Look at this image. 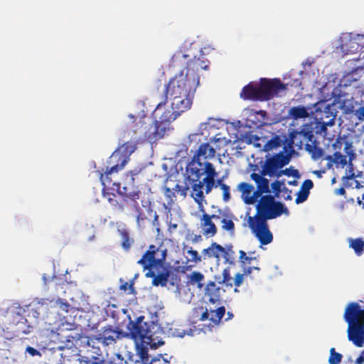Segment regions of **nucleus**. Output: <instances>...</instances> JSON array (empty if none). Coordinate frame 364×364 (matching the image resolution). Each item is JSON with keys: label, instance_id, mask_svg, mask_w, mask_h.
I'll use <instances>...</instances> for the list:
<instances>
[{"label": "nucleus", "instance_id": "nucleus-46", "mask_svg": "<svg viewBox=\"0 0 364 364\" xmlns=\"http://www.w3.org/2000/svg\"><path fill=\"white\" fill-rule=\"evenodd\" d=\"M285 186L284 182L279 181H275L271 184V187L272 188V191L274 193V198H278L279 194L282 192V188Z\"/></svg>", "mask_w": 364, "mask_h": 364}, {"label": "nucleus", "instance_id": "nucleus-32", "mask_svg": "<svg viewBox=\"0 0 364 364\" xmlns=\"http://www.w3.org/2000/svg\"><path fill=\"white\" fill-rule=\"evenodd\" d=\"M215 145V148L218 150V156L220 157L221 155L225 156V152H221L220 149L228 145L230 141L226 137L223 136L222 133H218L213 139H210Z\"/></svg>", "mask_w": 364, "mask_h": 364}, {"label": "nucleus", "instance_id": "nucleus-37", "mask_svg": "<svg viewBox=\"0 0 364 364\" xmlns=\"http://www.w3.org/2000/svg\"><path fill=\"white\" fill-rule=\"evenodd\" d=\"M129 117L131 118V119H134V121L133 122V123H134V125L132 126V129H133V132L134 133H140L143 136H144V134L142 132V131H141L140 129L137 130V128H140V127L142 125L141 123H140V120H144V118H145V122H146L147 123H149L151 122V119L147 116H146L145 114H140L139 115L138 117H135L134 115L132 114H129Z\"/></svg>", "mask_w": 364, "mask_h": 364}, {"label": "nucleus", "instance_id": "nucleus-59", "mask_svg": "<svg viewBox=\"0 0 364 364\" xmlns=\"http://www.w3.org/2000/svg\"><path fill=\"white\" fill-rule=\"evenodd\" d=\"M65 338H66L65 342L68 343H70V347H71L74 344V341H76L80 338V334L79 333H75V334L70 333L69 335L66 336Z\"/></svg>", "mask_w": 364, "mask_h": 364}, {"label": "nucleus", "instance_id": "nucleus-12", "mask_svg": "<svg viewBox=\"0 0 364 364\" xmlns=\"http://www.w3.org/2000/svg\"><path fill=\"white\" fill-rule=\"evenodd\" d=\"M247 223L261 245H268L272 242L273 235L269 229L267 221L257 220L249 216Z\"/></svg>", "mask_w": 364, "mask_h": 364}, {"label": "nucleus", "instance_id": "nucleus-7", "mask_svg": "<svg viewBox=\"0 0 364 364\" xmlns=\"http://www.w3.org/2000/svg\"><path fill=\"white\" fill-rule=\"evenodd\" d=\"M203 170L205 176L203 178L202 183L196 184L193 187V193H191V196L198 205L200 212H204L203 202L205 200V196L202 189L205 187V193H210L214 187L215 178L217 176L213 165L208 161L205 162Z\"/></svg>", "mask_w": 364, "mask_h": 364}, {"label": "nucleus", "instance_id": "nucleus-62", "mask_svg": "<svg viewBox=\"0 0 364 364\" xmlns=\"http://www.w3.org/2000/svg\"><path fill=\"white\" fill-rule=\"evenodd\" d=\"M317 132L320 134H326L327 126L323 122H318L316 125Z\"/></svg>", "mask_w": 364, "mask_h": 364}, {"label": "nucleus", "instance_id": "nucleus-29", "mask_svg": "<svg viewBox=\"0 0 364 364\" xmlns=\"http://www.w3.org/2000/svg\"><path fill=\"white\" fill-rule=\"evenodd\" d=\"M234 215L229 209H225V213L222 215V229L233 234L235 232V223L233 222Z\"/></svg>", "mask_w": 364, "mask_h": 364}, {"label": "nucleus", "instance_id": "nucleus-3", "mask_svg": "<svg viewBox=\"0 0 364 364\" xmlns=\"http://www.w3.org/2000/svg\"><path fill=\"white\" fill-rule=\"evenodd\" d=\"M163 98L152 113L151 122L147 123L145 120L141 119L139 122L142 125L137 128V130L142 131L144 136L150 141L163 138L166 132L169 130L170 124L179 117L172 109H165L164 106L168 100L166 97Z\"/></svg>", "mask_w": 364, "mask_h": 364}, {"label": "nucleus", "instance_id": "nucleus-47", "mask_svg": "<svg viewBox=\"0 0 364 364\" xmlns=\"http://www.w3.org/2000/svg\"><path fill=\"white\" fill-rule=\"evenodd\" d=\"M164 196L168 200L167 203L169 205H171L173 203L176 198L175 191L173 189L171 190L170 188L168 187L164 188Z\"/></svg>", "mask_w": 364, "mask_h": 364}, {"label": "nucleus", "instance_id": "nucleus-11", "mask_svg": "<svg viewBox=\"0 0 364 364\" xmlns=\"http://www.w3.org/2000/svg\"><path fill=\"white\" fill-rule=\"evenodd\" d=\"M333 156H327L324 159H355L356 154L353 142L347 137H338L332 144Z\"/></svg>", "mask_w": 364, "mask_h": 364}, {"label": "nucleus", "instance_id": "nucleus-27", "mask_svg": "<svg viewBox=\"0 0 364 364\" xmlns=\"http://www.w3.org/2000/svg\"><path fill=\"white\" fill-rule=\"evenodd\" d=\"M205 295L208 296L210 303L215 304L220 301V288L216 285L215 282H210L205 287Z\"/></svg>", "mask_w": 364, "mask_h": 364}, {"label": "nucleus", "instance_id": "nucleus-56", "mask_svg": "<svg viewBox=\"0 0 364 364\" xmlns=\"http://www.w3.org/2000/svg\"><path fill=\"white\" fill-rule=\"evenodd\" d=\"M136 214V222L139 228H141L144 225V221L146 219V216L143 214L142 210L140 208L139 212H134Z\"/></svg>", "mask_w": 364, "mask_h": 364}, {"label": "nucleus", "instance_id": "nucleus-23", "mask_svg": "<svg viewBox=\"0 0 364 364\" xmlns=\"http://www.w3.org/2000/svg\"><path fill=\"white\" fill-rule=\"evenodd\" d=\"M218 150L209 143L200 144L194 152L191 159H211L215 157Z\"/></svg>", "mask_w": 364, "mask_h": 364}, {"label": "nucleus", "instance_id": "nucleus-33", "mask_svg": "<svg viewBox=\"0 0 364 364\" xmlns=\"http://www.w3.org/2000/svg\"><path fill=\"white\" fill-rule=\"evenodd\" d=\"M217 282L220 284H223L227 288H232L234 284V279L231 277L229 267L225 268L222 272V276L216 278Z\"/></svg>", "mask_w": 364, "mask_h": 364}, {"label": "nucleus", "instance_id": "nucleus-35", "mask_svg": "<svg viewBox=\"0 0 364 364\" xmlns=\"http://www.w3.org/2000/svg\"><path fill=\"white\" fill-rule=\"evenodd\" d=\"M237 190L241 193V198L245 203L247 204V198L251 196L254 186L248 183L242 182L237 185Z\"/></svg>", "mask_w": 364, "mask_h": 364}, {"label": "nucleus", "instance_id": "nucleus-4", "mask_svg": "<svg viewBox=\"0 0 364 364\" xmlns=\"http://www.w3.org/2000/svg\"><path fill=\"white\" fill-rule=\"evenodd\" d=\"M348 323V341L358 348L364 347V307L357 302L349 303L343 314Z\"/></svg>", "mask_w": 364, "mask_h": 364}, {"label": "nucleus", "instance_id": "nucleus-8", "mask_svg": "<svg viewBox=\"0 0 364 364\" xmlns=\"http://www.w3.org/2000/svg\"><path fill=\"white\" fill-rule=\"evenodd\" d=\"M145 166H137L132 170L127 171L123 176L122 181L114 182L109 187V190L116 191L118 194H125L130 196H136L141 197V191L138 186L135 185V177L138 176Z\"/></svg>", "mask_w": 364, "mask_h": 364}, {"label": "nucleus", "instance_id": "nucleus-52", "mask_svg": "<svg viewBox=\"0 0 364 364\" xmlns=\"http://www.w3.org/2000/svg\"><path fill=\"white\" fill-rule=\"evenodd\" d=\"M190 156L188 154V149L183 146L181 147L176 154V159H190Z\"/></svg>", "mask_w": 364, "mask_h": 364}, {"label": "nucleus", "instance_id": "nucleus-60", "mask_svg": "<svg viewBox=\"0 0 364 364\" xmlns=\"http://www.w3.org/2000/svg\"><path fill=\"white\" fill-rule=\"evenodd\" d=\"M282 197L284 198V200H292V196H291V191L287 188L286 186H284L282 188Z\"/></svg>", "mask_w": 364, "mask_h": 364}, {"label": "nucleus", "instance_id": "nucleus-28", "mask_svg": "<svg viewBox=\"0 0 364 364\" xmlns=\"http://www.w3.org/2000/svg\"><path fill=\"white\" fill-rule=\"evenodd\" d=\"M224 251V247L216 242H213L210 247L203 250L202 256L203 259L215 257L219 260L220 258V252Z\"/></svg>", "mask_w": 364, "mask_h": 364}, {"label": "nucleus", "instance_id": "nucleus-22", "mask_svg": "<svg viewBox=\"0 0 364 364\" xmlns=\"http://www.w3.org/2000/svg\"><path fill=\"white\" fill-rule=\"evenodd\" d=\"M136 149V143L134 141H127L119 146L112 154L111 158L115 159H129V156Z\"/></svg>", "mask_w": 364, "mask_h": 364}, {"label": "nucleus", "instance_id": "nucleus-31", "mask_svg": "<svg viewBox=\"0 0 364 364\" xmlns=\"http://www.w3.org/2000/svg\"><path fill=\"white\" fill-rule=\"evenodd\" d=\"M352 162L353 161H346L345 164L344 163H342V164H340L339 163H334L336 168H343L345 166L346 167V174L343 176L346 179H353L356 177L361 176L360 173L355 174Z\"/></svg>", "mask_w": 364, "mask_h": 364}, {"label": "nucleus", "instance_id": "nucleus-38", "mask_svg": "<svg viewBox=\"0 0 364 364\" xmlns=\"http://www.w3.org/2000/svg\"><path fill=\"white\" fill-rule=\"evenodd\" d=\"M225 309L224 306H220L216 310L210 309V320L213 324L218 325L222 318L224 316Z\"/></svg>", "mask_w": 364, "mask_h": 364}, {"label": "nucleus", "instance_id": "nucleus-9", "mask_svg": "<svg viewBox=\"0 0 364 364\" xmlns=\"http://www.w3.org/2000/svg\"><path fill=\"white\" fill-rule=\"evenodd\" d=\"M167 252L168 250L162 242L157 246L151 245L148 250L138 261V263L140 264L144 269H158V267H162L164 264Z\"/></svg>", "mask_w": 364, "mask_h": 364}, {"label": "nucleus", "instance_id": "nucleus-49", "mask_svg": "<svg viewBox=\"0 0 364 364\" xmlns=\"http://www.w3.org/2000/svg\"><path fill=\"white\" fill-rule=\"evenodd\" d=\"M264 193L262 192V191H260L259 188H257V189L255 191L253 190L252 194H251V196L250 197H247V202H248V205H252L254 204L255 203L257 202V199L259 198H261Z\"/></svg>", "mask_w": 364, "mask_h": 364}, {"label": "nucleus", "instance_id": "nucleus-44", "mask_svg": "<svg viewBox=\"0 0 364 364\" xmlns=\"http://www.w3.org/2000/svg\"><path fill=\"white\" fill-rule=\"evenodd\" d=\"M204 279V275L200 272H193L190 275V282L193 284H197L198 288L203 286L201 282Z\"/></svg>", "mask_w": 364, "mask_h": 364}, {"label": "nucleus", "instance_id": "nucleus-30", "mask_svg": "<svg viewBox=\"0 0 364 364\" xmlns=\"http://www.w3.org/2000/svg\"><path fill=\"white\" fill-rule=\"evenodd\" d=\"M288 115L293 119H305L309 116L308 109L302 105L291 107L288 111Z\"/></svg>", "mask_w": 364, "mask_h": 364}, {"label": "nucleus", "instance_id": "nucleus-25", "mask_svg": "<svg viewBox=\"0 0 364 364\" xmlns=\"http://www.w3.org/2000/svg\"><path fill=\"white\" fill-rule=\"evenodd\" d=\"M122 336V331L114 329L111 326L104 327L103 331L100 333V339L102 340V343L106 346L114 343Z\"/></svg>", "mask_w": 364, "mask_h": 364}, {"label": "nucleus", "instance_id": "nucleus-16", "mask_svg": "<svg viewBox=\"0 0 364 364\" xmlns=\"http://www.w3.org/2000/svg\"><path fill=\"white\" fill-rule=\"evenodd\" d=\"M144 317L141 316L137 318L136 321H130L128 328L134 338L151 339L152 333L149 328L147 323L143 322Z\"/></svg>", "mask_w": 364, "mask_h": 364}, {"label": "nucleus", "instance_id": "nucleus-1", "mask_svg": "<svg viewBox=\"0 0 364 364\" xmlns=\"http://www.w3.org/2000/svg\"><path fill=\"white\" fill-rule=\"evenodd\" d=\"M169 67L179 69L180 72L165 85L164 97L195 96L200 85L198 72L207 70L208 63L203 53L197 58L192 48L186 50L180 49L173 55Z\"/></svg>", "mask_w": 364, "mask_h": 364}, {"label": "nucleus", "instance_id": "nucleus-6", "mask_svg": "<svg viewBox=\"0 0 364 364\" xmlns=\"http://www.w3.org/2000/svg\"><path fill=\"white\" fill-rule=\"evenodd\" d=\"M282 214L289 215V210L284 204L276 201L274 196L265 195L260 198L256 205V214L252 218L267 221L280 217Z\"/></svg>", "mask_w": 364, "mask_h": 364}, {"label": "nucleus", "instance_id": "nucleus-2", "mask_svg": "<svg viewBox=\"0 0 364 364\" xmlns=\"http://www.w3.org/2000/svg\"><path fill=\"white\" fill-rule=\"evenodd\" d=\"M127 161H122L120 164L112 166L110 168L107 166L105 170L103 168L102 171H104V173H101L100 180L103 185V196L107 199L114 210L117 211L118 213H131L139 211L140 205L138 200L141 197L118 194L121 196V199L117 200L116 199V196L109 191V188H106V187L109 186L112 183V179L109 176L112 173H118L119 171L122 170L125 167Z\"/></svg>", "mask_w": 364, "mask_h": 364}, {"label": "nucleus", "instance_id": "nucleus-54", "mask_svg": "<svg viewBox=\"0 0 364 364\" xmlns=\"http://www.w3.org/2000/svg\"><path fill=\"white\" fill-rule=\"evenodd\" d=\"M187 253L188 255H190V257H191L190 260L191 262H193L195 263H198V262H201L203 256H200L198 252L196 250L191 248L190 250H188Z\"/></svg>", "mask_w": 364, "mask_h": 364}, {"label": "nucleus", "instance_id": "nucleus-41", "mask_svg": "<svg viewBox=\"0 0 364 364\" xmlns=\"http://www.w3.org/2000/svg\"><path fill=\"white\" fill-rule=\"evenodd\" d=\"M137 355L141 360L142 364H151L148 348L141 346L137 348Z\"/></svg>", "mask_w": 364, "mask_h": 364}, {"label": "nucleus", "instance_id": "nucleus-63", "mask_svg": "<svg viewBox=\"0 0 364 364\" xmlns=\"http://www.w3.org/2000/svg\"><path fill=\"white\" fill-rule=\"evenodd\" d=\"M26 352L28 353L31 356H36V355L41 356V353L40 351H38V350H36V348H34L31 346H28L26 348Z\"/></svg>", "mask_w": 364, "mask_h": 364}, {"label": "nucleus", "instance_id": "nucleus-42", "mask_svg": "<svg viewBox=\"0 0 364 364\" xmlns=\"http://www.w3.org/2000/svg\"><path fill=\"white\" fill-rule=\"evenodd\" d=\"M58 304L59 305V308L61 311H65L67 314H70V317H71L73 315L74 318L75 317L78 310L71 306L68 302H63L61 300H60L58 302Z\"/></svg>", "mask_w": 364, "mask_h": 364}, {"label": "nucleus", "instance_id": "nucleus-18", "mask_svg": "<svg viewBox=\"0 0 364 364\" xmlns=\"http://www.w3.org/2000/svg\"><path fill=\"white\" fill-rule=\"evenodd\" d=\"M171 100V109L179 116L189 110L193 105L194 96L180 95L169 97Z\"/></svg>", "mask_w": 364, "mask_h": 364}, {"label": "nucleus", "instance_id": "nucleus-19", "mask_svg": "<svg viewBox=\"0 0 364 364\" xmlns=\"http://www.w3.org/2000/svg\"><path fill=\"white\" fill-rule=\"evenodd\" d=\"M31 328L23 316L17 312L12 314L11 329L14 335L18 336L21 334H28L31 332Z\"/></svg>", "mask_w": 364, "mask_h": 364}, {"label": "nucleus", "instance_id": "nucleus-45", "mask_svg": "<svg viewBox=\"0 0 364 364\" xmlns=\"http://www.w3.org/2000/svg\"><path fill=\"white\" fill-rule=\"evenodd\" d=\"M342 359V355L339 353L336 352L334 348H331L330 350V356L328 362L330 364H340Z\"/></svg>", "mask_w": 364, "mask_h": 364}, {"label": "nucleus", "instance_id": "nucleus-39", "mask_svg": "<svg viewBox=\"0 0 364 364\" xmlns=\"http://www.w3.org/2000/svg\"><path fill=\"white\" fill-rule=\"evenodd\" d=\"M224 252H220V255L222 254L223 258L225 259V262L230 264H235V258L234 255L235 252L233 251V247L232 245H226L224 247Z\"/></svg>", "mask_w": 364, "mask_h": 364}, {"label": "nucleus", "instance_id": "nucleus-50", "mask_svg": "<svg viewBox=\"0 0 364 364\" xmlns=\"http://www.w3.org/2000/svg\"><path fill=\"white\" fill-rule=\"evenodd\" d=\"M269 180L262 178L257 183V188H259L262 192L267 193H269Z\"/></svg>", "mask_w": 364, "mask_h": 364}, {"label": "nucleus", "instance_id": "nucleus-34", "mask_svg": "<svg viewBox=\"0 0 364 364\" xmlns=\"http://www.w3.org/2000/svg\"><path fill=\"white\" fill-rule=\"evenodd\" d=\"M348 244L357 256H360L364 252V240L362 238H349Z\"/></svg>", "mask_w": 364, "mask_h": 364}, {"label": "nucleus", "instance_id": "nucleus-26", "mask_svg": "<svg viewBox=\"0 0 364 364\" xmlns=\"http://www.w3.org/2000/svg\"><path fill=\"white\" fill-rule=\"evenodd\" d=\"M305 150L311 155L313 159H318L323 156V149L320 146V142L314 138L305 144Z\"/></svg>", "mask_w": 364, "mask_h": 364}, {"label": "nucleus", "instance_id": "nucleus-24", "mask_svg": "<svg viewBox=\"0 0 364 364\" xmlns=\"http://www.w3.org/2000/svg\"><path fill=\"white\" fill-rule=\"evenodd\" d=\"M202 213L203 215L200 220L203 235L206 237H213L217 234L218 228L215 224L211 220H210L208 214L205 211Z\"/></svg>", "mask_w": 364, "mask_h": 364}, {"label": "nucleus", "instance_id": "nucleus-13", "mask_svg": "<svg viewBox=\"0 0 364 364\" xmlns=\"http://www.w3.org/2000/svg\"><path fill=\"white\" fill-rule=\"evenodd\" d=\"M259 86L262 101H268L273 99L275 96H277L281 91L287 90V85L284 84L279 78H261Z\"/></svg>", "mask_w": 364, "mask_h": 364}, {"label": "nucleus", "instance_id": "nucleus-5", "mask_svg": "<svg viewBox=\"0 0 364 364\" xmlns=\"http://www.w3.org/2000/svg\"><path fill=\"white\" fill-rule=\"evenodd\" d=\"M260 139L256 137L255 146L262 147V144L257 142ZM262 150L267 154L266 159H291L296 154L286 132L272 134L271 138L262 145Z\"/></svg>", "mask_w": 364, "mask_h": 364}, {"label": "nucleus", "instance_id": "nucleus-40", "mask_svg": "<svg viewBox=\"0 0 364 364\" xmlns=\"http://www.w3.org/2000/svg\"><path fill=\"white\" fill-rule=\"evenodd\" d=\"M346 162V161H328L325 167H323L319 170L313 171L312 173L318 178H321L327 170L331 169L333 167L334 163H339L340 164H342V163L345 164Z\"/></svg>", "mask_w": 364, "mask_h": 364}, {"label": "nucleus", "instance_id": "nucleus-61", "mask_svg": "<svg viewBox=\"0 0 364 364\" xmlns=\"http://www.w3.org/2000/svg\"><path fill=\"white\" fill-rule=\"evenodd\" d=\"M225 213V210L218 209L217 210V213L209 215L208 217L210 218V220L213 221V220H222V215Z\"/></svg>", "mask_w": 364, "mask_h": 364}, {"label": "nucleus", "instance_id": "nucleus-48", "mask_svg": "<svg viewBox=\"0 0 364 364\" xmlns=\"http://www.w3.org/2000/svg\"><path fill=\"white\" fill-rule=\"evenodd\" d=\"M120 282L122 283V284L119 286L120 290L127 292V294H132L135 292L134 284L132 282L130 284H128L127 282H123L122 279H120Z\"/></svg>", "mask_w": 364, "mask_h": 364}, {"label": "nucleus", "instance_id": "nucleus-43", "mask_svg": "<svg viewBox=\"0 0 364 364\" xmlns=\"http://www.w3.org/2000/svg\"><path fill=\"white\" fill-rule=\"evenodd\" d=\"M250 169L252 171L250 178L256 183V184L264 176L262 175L261 170H259L257 164H250Z\"/></svg>", "mask_w": 364, "mask_h": 364}, {"label": "nucleus", "instance_id": "nucleus-14", "mask_svg": "<svg viewBox=\"0 0 364 364\" xmlns=\"http://www.w3.org/2000/svg\"><path fill=\"white\" fill-rule=\"evenodd\" d=\"M291 146L301 149L305 144L314 138V132L309 124H304L299 129H289L287 133Z\"/></svg>", "mask_w": 364, "mask_h": 364}, {"label": "nucleus", "instance_id": "nucleus-10", "mask_svg": "<svg viewBox=\"0 0 364 364\" xmlns=\"http://www.w3.org/2000/svg\"><path fill=\"white\" fill-rule=\"evenodd\" d=\"M160 267L161 270L157 273H155L151 269H149V272L147 273V275L153 278L152 284L155 287H166L168 283L171 286L178 287L181 279L172 267L164 266V264Z\"/></svg>", "mask_w": 364, "mask_h": 364}, {"label": "nucleus", "instance_id": "nucleus-36", "mask_svg": "<svg viewBox=\"0 0 364 364\" xmlns=\"http://www.w3.org/2000/svg\"><path fill=\"white\" fill-rule=\"evenodd\" d=\"M118 232L122 237V247L124 250L129 251L134 240L129 237V233L126 229H119Z\"/></svg>", "mask_w": 364, "mask_h": 364}, {"label": "nucleus", "instance_id": "nucleus-57", "mask_svg": "<svg viewBox=\"0 0 364 364\" xmlns=\"http://www.w3.org/2000/svg\"><path fill=\"white\" fill-rule=\"evenodd\" d=\"M309 193L301 191V189L297 193V197L296 198L295 202L296 204H299L306 201L309 197Z\"/></svg>", "mask_w": 364, "mask_h": 364}, {"label": "nucleus", "instance_id": "nucleus-17", "mask_svg": "<svg viewBox=\"0 0 364 364\" xmlns=\"http://www.w3.org/2000/svg\"><path fill=\"white\" fill-rule=\"evenodd\" d=\"M187 171L188 175L186 179L192 185V190L197 183H202L203 178L205 176L203 168H202V164L200 161H189L187 164Z\"/></svg>", "mask_w": 364, "mask_h": 364}, {"label": "nucleus", "instance_id": "nucleus-64", "mask_svg": "<svg viewBox=\"0 0 364 364\" xmlns=\"http://www.w3.org/2000/svg\"><path fill=\"white\" fill-rule=\"evenodd\" d=\"M355 115L359 120H363L364 119V107L361 106L358 107L355 112Z\"/></svg>", "mask_w": 364, "mask_h": 364}, {"label": "nucleus", "instance_id": "nucleus-21", "mask_svg": "<svg viewBox=\"0 0 364 364\" xmlns=\"http://www.w3.org/2000/svg\"><path fill=\"white\" fill-rule=\"evenodd\" d=\"M240 96L245 100L263 102L259 84L255 85L250 82L243 87Z\"/></svg>", "mask_w": 364, "mask_h": 364}, {"label": "nucleus", "instance_id": "nucleus-20", "mask_svg": "<svg viewBox=\"0 0 364 364\" xmlns=\"http://www.w3.org/2000/svg\"><path fill=\"white\" fill-rule=\"evenodd\" d=\"M291 161H264V164H262L263 161H260L262 170V175L268 176L269 177L277 176H278L279 172L281 171L284 166L289 164Z\"/></svg>", "mask_w": 364, "mask_h": 364}, {"label": "nucleus", "instance_id": "nucleus-55", "mask_svg": "<svg viewBox=\"0 0 364 364\" xmlns=\"http://www.w3.org/2000/svg\"><path fill=\"white\" fill-rule=\"evenodd\" d=\"M223 191V200L224 202H228L230 198V188L228 185H223L222 187Z\"/></svg>", "mask_w": 364, "mask_h": 364}, {"label": "nucleus", "instance_id": "nucleus-51", "mask_svg": "<svg viewBox=\"0 0 364 364\" xmlns=\"http://www.w3.org/2000/svg\"><path fill=\"white\" fill-rule=\"evenodd\" d=\"M283 175L287 176H294V177H299V173L298 170L294 169L293 168H289L282 169L281 168V171L279 172L278 176H282Z\"/></svg>", "mask_w": 364, "mask_h": 364}, {"label": "nucleus", "instance_id": "nucleus-53", "mask_svg": "<svg viewBox=\"0 0 364 364\" xmlns=\"http://www.w3.org/2000/svg\"><path fill=\"white\" fill-rule=\"evenodd\" d=\"M173 190L178 193H179L181 196L186 197L187 195V191L189 190V186L186 183L185 186H181L179 184H176L173 188Z\"/></svg>", "mask_w": 364, "mask_h": 364}, {"label": "nucleus", "instance_id": "nucleus-15", "mask_svg": "<svg viewBox=\"0 0 364 364\" xmlns=\"http://www.w3.org/2000/svg\"><path fill=\"white\" fill-rule=\"evenodd\" d=\"M254 252H250L249 256H247L246 252L243 250H240L239 254V261L241 264V267L242 269V273H237L234 278V284H235V292H239L237 288L241 286L244 282V277L248 276L252 274L253 271V267L251 266H247V264H250L252 261L256 259L255 257H252V255Z\"/></svg>", "mask_w": 364, "mask_h": 364}, {"label": "nucleus", "instance_id": "nucleus-58", "mask_svg": "<svg viewBox=\"0 0 364 364\" xmlns=\"http://www.w3.org/2000/svg\"><path fill=\"white\" fill-rule=\"evenodd\" d=\"M313 186L314 183L310 179H306L303 182L300 189L309 194V191L313 188Z\"/></svg>", "mask_w": 364, "mask_h": 364}]
</instances>
